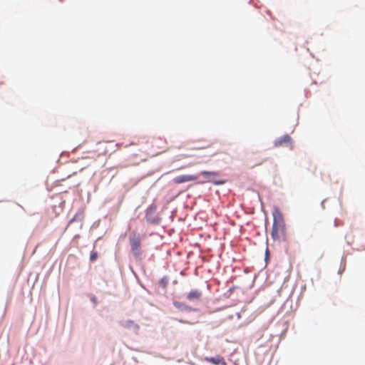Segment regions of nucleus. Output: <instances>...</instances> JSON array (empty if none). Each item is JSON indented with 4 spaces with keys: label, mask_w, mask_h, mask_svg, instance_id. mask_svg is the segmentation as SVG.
Segmentation results:
<instances>
[{
    "label": "nucleus",
    "mask_w": 365,
    "mask_h": 365,
    "mask_svg": "<svg viewBox=\"0 0 365 365\" xmlns=\"http://www.w3.org/2000/svg\"><path fill=\"white\" fill-rule=\"evenodd\" d=\"M188 157H190V155H186V154H181V155H179L176 156V158L173 161L175 162L176 160H181V159L187 158Z\"/></svg>",
    "instance_id": "obj_10"
},
{
    "label": "nucleus",
    "mask_w": 365,
    "mask_h": 365,
    "mask_svg": "<svg viewBox=\"0 0 365 365\" xmlns=\"http://www.w3.org/2000/svg\"><path fill=\"white\" fill-rule=\"evenodd\" d=\"M197 176L194 175H182L175 177L173 179V182L175 184H181L189 181H195L197 180Z\"/></svg>",
    "instance_id": "obj_3"
},
{
    "label": "nucleus",
    "mask_w": 365,
    "mask_h": 365,
    "mask_svg": "<svg viewBox=\"0 0 365 365\" xmlns=\"http://www.w3.org/2000/svg\"><path fill=\"white\" fill-rule=\"evenodd\" d=\"M158 140H154V141L153 142V143H158Z\"/></svg>",
    "instance_id": "obj_18"
},
{
    "label": "nucleus",
    "mask_w": 365,
    "mask_h": 365,
    "mask_svg": "<svg viewBox=\"0 0 365 365\" xmlns=\"http://www.w3.org/2000/svg\"><path fill=\"white\" fill-rule=\"evenodd\" d=\"M201 174L206 177V178H210L211 176H217L218 173L217 172H210V171H202L201 172Z\"/></svg>",
    "instance_id": "obj_8"
},
{
    "label": "nucleus",
    "mask_w": 365,
    "mask_h": 365,
    "mask_svg": "<svg viewBox=\"0 0 365 365\" xmlns=\"http://www.w3.org/2000/svg\"><path fill=\"white\" fill-rule=\"evenodd\" d=\"M174 305H175V307H178V302H175V303H174Z\"/></svg>",
    "instance_id": "obj_17"
},
{
    "label": "nucleus",
    "mask_w": 365,
    "mask_h": 365,
    "mask_svg": "<svg viewBox=\"0 0 365 365\" xmlns=\"http://www.w3.org/2000/svg\"><path fill=\"white\" fill-rule=\"evenodd\" d=\"M211 145H212V143H208L207 145L200 147V148H205L210 147Z\"/></svg>",
    "instance_id": "obj_15"
},
{
    "label": "nucleus",
    "mask_w": 365,
    "mask_h": 365,
    "mask_svg": "<svg viewBox=\"0 0 365 365\" xmlns=\"http://www.w3.org/2000/svg\"><path fill=\"white\" fill-rule=\"evenodd\" d=\"M76 217H77V215H75L70 221V222H73V221H75L76 220Z\"/></svg>",
    "instance_id": "obj_16"
},
{
    "label": "nucleus",
    "mask_w": 365,
    "mask_h": 365,
    "mask_svg": "<svg viewBox=\"0 0 365 365\" xmlns=\"http://www.w3.org/2000/svg\"><path fill=\"white\" fill-rule=\"evenodd\" d=\"M292 141V138L289 135H284L274 140V146L279 147L284 144L290 143Z\"/></svg>",
    "instance_id": "obj_4"
},
{
    "label": "nucleus",
    "mask_w": 365,
    "mask_h": 365,
    "mask_svg": "<svg viewBox=\"0 0 365 365\" xmlns=\"http://www.w3.org/2000/svg\"><path fill=\"white\" fill-rule=\"evenodd\" d=\"M98 258L97 252H92L90 256L91 261H95Z\"/></svg>",
    "instance_id": "obj_11"
},
{
    "label": "nucleus",
    "mask_w": 365,
    "mask_h": 365,
    "mask_svg": "<svg viewBox=\"0 0 365 365\" xmlns=\"http://www.w3.org/2000/svg\"><path fill=\"white\" fill-rule=\"evenodd\" d=\"M264 160L263 159L258 158L255 163L250 162V165L251 168L259 166L261 165L264 163Z\"/></svg>",
    "instance_id": "obj_7"
},
{
    "label": "nucleus",
    "mask_w": 365,
    "mask_h": 365,
    "mask_svg": "<svg viewBox=\"0 0 365 365\" xmlns=\"http://www.w3.org/2000/svg\"><path fill=\"white\" fill-rule=\"evenodd\" d=\"M272 237L274 240H284L286 239V225L279 211L274 214Z\"/></svg>",
    "instance_id": "obj_1"
},
{
    "label": "nucleus",
    "mask_w": 365,
    "mask_h": 365,
    "mask_svg": "<svg viewBox=\"0 0 365 365\" xmlns=\"http://www.w3.org/2000/svg\"><path fill=\"white\" fill-rule=\"evenodd\" d=\"M212 182L215 185H222L225 183V180H214Z\"/></svg>",
    "instance_id": "obj_12"
},
{
    "label": "nucleus",
    "mask_w": 365,
    "mask_h": 365,
    "mask_svg": "<svg viewBox=\"0 0 365 365\" xmlns=\"http://www.w3.org/2000/svg\"><path fill=\"white\" fill-rule=\"evenodd\" d=\"M162 151H163V150H161V148H160L158 150H155L153 152V155H156V154L160 153Z\"/></svg>",
    "instance_id": "obj_13"
},
{
    "label": "nucleus",
    "mask_w": 365,
    "mask_h": 365,
    "mask_svg": "<svg viewBox=\"0 0 365 365\" xmlns=\"http://www.w3.org/2000/svg\"><path fill=\"white\" fill-rule=\"evenodd\" d=\"M202 296V292L197 289L191 290L187 295L189 301L198 300Z\"/></svg>",
    "instance_id": "obj_6"
},
{
    "label": "nucleus",
    "mask_w": 365,
    "mask_h": 365,
    "mask_svg": "<svg viewBox=\"0 0 365 365\" xmlns=\"http://www.w3.org/2000/svg\"><path fill=\"white\" fill-rule=\"evenodd\" d=\"M123 325L125 327H129L131 325H134L137 329L139 328V327L137 324H135L133 321H126L123 324Z\"/></svg>",
    "instance_id": "obj_9"
},
{
    "label": "nucleus",
    "mask_w": 365,
    "mask_h": 365,
    "mask_svg": "<svg viewBox=\"0 0 365 365\" xmlns=\"http://www.w3.org/2000/svg\"><path fill=\"white\" fill-rule=\"evenodd\" d=\"M129 243L133 256L137 259H140L143 254L140 234L133 232L129 236Z\"/></svg>",
    "instance_id": "obj_2"
},
{
    "label": "nucleus",
    "mask_w": 365,
    "mask_h": 365,
    "mask_svg": "<svg viewBox=\"0 0 365 365\" xmlns=\"http://www.w3.org/2000/svg\"><path fill=\"white\" fill-rule=\"evenodd\" d=\"M338 226H339V224H338V222H337V220L335 219V220H334V227H338Z\"/></svg>",
    "instance_id": "obj_14"
},
{
    "label": "nucleus",
    "mask_w": 365,
    "mask_h": 365,
    "mask_svg": "<svg viewBox=\"0 0 365 365\" xmlns=\"http://www.w3.org/2000/svg\"><path fill=\"white\" fill-rule=\"evenodd\" d=\"M205 361L214 365H226L224 358L221 356H216L215 357H206Z\"/></svg>",
    "instance_id": "obj_5"
}]
</instances>
